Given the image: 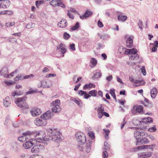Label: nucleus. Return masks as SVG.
Instances as JSON below:
<instances>
[{
  "instance_id": "nucleus-1",
  "label": "nucleus",
  "mask_w": 158,
  "mask_h": 158,
  "mask_svg": "<svg viewBox=\"0 0 158 158\" xmlns=\"http://www.w3.org/2000/svg\"><path fill=\"white\" fill-rule=\"evenodd\" d=\"M75 135L78 143V149L81 151H85L87 153L89 152L91 150L92 141H88L85 144V143L86 141V137L85 134L82 132H77Z\"/></svg>"
},
{
  "instance_id": "nucleus-2",
  "label": "nucleus",
  "mask_w": 158,
  "mask_h": 158,
  "mask_svg": "<svg viewBox=\"0 0 158 158\" xmlns=\"http://www.w3.org/2000/svg\"><path fill=\"white\" fill-rule=\"evenodd\" d=\"M47 134L49 135H44L42 141H47L52 140L54 142H59L61 140L60 133L55 129L48 128L47 130Z\"/></svg>"
},
{
  "instance_id": "nucleus-3",
  "label": "nucleus",
  "mask_w": 158,
  "mask_h": 158,
  "mask_svg": "<svg viewBox=\"0 0 158 158\" xmlns=\"http://www.w3.org/2000/svg\"><path fill=\"white\" fill-rule=\"evenodd\" d=\"M26 98H18L15 101V103L18 106L20 107L22 110H25L29 108V106L25 102Z\"/></svg>"
},
{
  "instance_id": "nucleus-4",
  "label": "nucleus",
  "mask_w": 158,
  "mask_h": 158,
  "mask_svg": "<svg viewBox=\"0 0 158 158\" xmlns=\"http://www.w3.org/2000/svg\"><path fill=\"white\" fill-rule=\"evenodd\" d=\"M142 136L141 139L139 140H137L136 145H139L141 144H146L148 143L149 140L147 138L148 136V134L144 132H142Z\"/></svg>"
},
{
  "instance_id": "nucleus-5",
  "label": "nucleus",
  "mask_w": 158,
  "mask_h": 158,
  "mask_svg": "<svg viewBox=\"0 0 158 158\" xmlns=\"http://www.w3.org/2000/svg\"><path fill=\"white\" fill-rule=\"evenodd\" d=\"M60 100L57 99L51 103V106H53L52 109L53 112L57 113L61 110V108L60 106Z\"/></svg>"
},
{
  "instance_id": "nucleus-6",
  "label": "nucleus",
  "mask_w": 158,
  "mask_h": 158,
  "mask_svg": "<svg viewBox=\"0 0 158 158\" xmlns=\"http://www.w3.org/2000/svg\"><path fill=\"white\" fill-rule=\"evenodd\" d=\"M36 141L34 139H30L29 141H26L25 143L23 144V146L26 149H28L34 145Z\"/></svg>"
},
{
  "instance_id": "nucleus-7",
  "label": "nucleus",
  "mask_w": 158,
  "mask_h": 158,
  "mask_svg": "<svg viewBox=\"0 0 158 158\" xmlns=\"http://www.w3.org/2000/svg\"><path fill=\"white\" fill-rule=\"evenodd\" d=\"M31 115L33 117H36L39 115L41 113V110L37 107H34L30 111Z\"/></svg>"
},
{
  "instance_id": "nucleus-8",
  "label": "nucleus",
  "mask_w": 158,
  "mask_h": 158,
  "mask_svg": "<svg viewBox=\"0 0 158 158\" xmlns=\"http://www.w3.org/2000/svg\"><path fill=\"white\" fill-rule=\"evenodd\" d=\"M45 135L44 131H40L34 132L33 136L37 139L42 141V139H43V136Z\"/></svg>"
},
{
  "instance_id": "nucleus-9",
  "label": "nucleus",
  "mask_w": 158,
  "mask_h": 158,
  "mask_svg": "<svg viewBox=\"0 0 158 158\" xmlns=\"http://www.w3.org/2000/svg\"><path fill=\"white\" fill-rule=\"evenodd\" d=\"M135 111L139 113L142 114H144L143 107L140 105H135L134 106L131 110L132 113H133Z\"/></svg>"
},
{
  "instance_id": "nucleus-10",
  "label": "nucleus",
  "mask_w": 158,
  "mask_h": 158,
  "mask_svg": "<svg viewBox=\"0 0 158 158\" xmlns=\"http://www.w3.org/2000/svg\"><path fill=\"white\" fill-rule=\"evenodd\" d=\"M53 115V113L51 111H48L41 116L40 118H43L46 121L47 120L51 119Z\"/></svg>"
},
{
  "instance_id": "nucleus-11",
  "label": "nucleus",
  "mask_w": 158,
  "mask_h": 158,
  "mask_svg": "<svg viewBox=\"0 0 158 158\" xmlns=\"http://www.w3.org/2000/svg\"><path fill=\"white\" fill-rule=\"evenodd\" d=\"M35 124L38 126H44L47 124V121L44 119L36 118L35 121Z\"/></svg>"
},
{
  "instance_id": "nucleus-12",
  "label": "nucleus",
  "mask_w": 158,
  "mask_h": 158,
  "mask_svg": "<svg viewBox=\"0 0 158 158\" xmlns=\"http://www.w3.org/2000/svg\"><path fill=\"white\" fill-rule=\"evenodd\" d=\"M60 49V52L63 54V56H64V54L66 52V49L65 45L63 44H60L57 46V49Z\"/></svg>"
},
{
  "instance_id": "nucleus-13",
  "label": "nucleus",
  "mask_w": 158,
  "mask_h": 158,
  "mask_svg": "<svg viewBox=\"0 0 158 158\" xmlns=\"http://www.w3.org/2000/svg\"><path fill=\"white\" fill-rule=\"evenodd\" d=\"M104 107L102 105L98 108L97 110L98 116L100 118H101L103 116V114L104 113Z\"/></svg>"
},
{
  "instance_id": "nucleus-14",
  "label": "nucleus",
  "mask_w": 158,
  "mask_h": 158,
  "mask_svg": "<svg viewBox=\"0 0 158 158\" xmlns=\"http://www.w3.org/2000/svg\"><path fill=\"white\" fill-rule=\"evenodd\" d=\"M133 38L132 36L128 37L126 41V46L127 48H131L133 46Z\"/></svg>"
},
{
  "instance_id": "nucleus-15",
  "label": "nucleus",
  "mask_w": 158,
  "mask_h": 158,
  "mask_svg": "<svg viewBox=\"0 0 158 158\" xmlns=\"http://www.w3.org/2000/svg\"><path fill=\"white\" fill-rule=\"evenodd\" d=\"M68 24V23L66 19H62L59 22L58 24V25L60 28H64L66 27Z\"/></svg>"
},
{
  "instance_id": "nucleus-16",
  "label": "nucleus",
  "mask_w": 158,
  "mask_h": 158,
  "mask_svg": "<svg viewBox=\"0 0 158 158\" xmlns=\"http://www.w3.org/2000/svg\"><path fill=\"white\" fill-rule=\"evenodd\" d=\"M34 132H31L29 131H27L23 134L24 137L26 138L27 140L28 139L30 138L31 136V135H33Z\"/></svg>"
},
{
  "instance_id": "nucleus-17",
  "label": "nucleus",
  "mask_w": 158,
  "mask_h": 158,
  "mask_svg": "<svg viewBox=\"0 0 158 158\" xmlns=\"http://www.w3.org/2000/svg\"><path fill=\"white\" fill-rule=\"evenodd\" d=\"M95 73L94 76L92 77V79H95L100 77L102 75V73L101 71L99 70H97L95 71Z\"/></svg>"
},
{
  "instance_id": "nucleus-18",
  "label": "nucleus",
  "mask_w": 158,
  "mask_h": 158,
  "mask_svg": "<svg viewBox=\"0 0 158 158\" xmlns=\"http://www.w3.org/2000/svg\"><path fill=\"white\" fill-rule=\"evenodd\" d=\"M93 12H92L87 10L84 15L82 16H80V17L81 19H84L91 16Z\"/></svg>"
},
{
  "instance_id": "nucleus-19",
  "label": "nucleus",
  "mask_w": 158,
  "mask_h": 158,
  "mask_svg": "<svg viewBox=\"0 0 158 158\" xmlns=\"http://www.w3.org/2000/svg\"><path fill=\"white\" fill-rule=\"evenodd\" d=\"M157 93V89L155 88H153L151 90V97L153 98H156Z\"/></svg>"
},
{
  "instance_id": "nucleus-20",
  "label": "nucleus",
  "mask_w": 158,
  "mask_h": 158,
  "mask_svg": "<svg viewBox=\"0 0 158 158\" xmlns=\"http://www.w3.org/2000/svg\"><path fill=\"white\" fill-rule=\"evenodd\" d=\"M36 147H38L39 149H43L44 148V146L43 145V143L41 144L40 143H38L36 145L34 146L31 149V151L32 152H35L36 148Z\"/></svg>"
},
{
  "instance_id": "nucleus-21",
  "label": "nucleus",
  "mask_w": 158,
  "mask_h": 158,
  "mask_svg": "<svg viewBox=\"0 0 158 158\" xmlns=\"http://www.w3.org/2000/svg\"><path fill=\"white\" fill-rule=\"evenodd\" d=\"M142 132L138 131H135L134 132V137L137 140H139V138L142 136Z\"/></svg>"
},
{
  "instance_id": "nucleus-22",
  "label": "nucleus",
  "mask_w": 158,
  "mask_h": 158,
  "mask_svg": "<svg viewBox=\"0 0 158 158\" xmlns=\"http://www.w3.org/2000/svg\"><path fill=\"white\" fill-rule=\"evenodd\" d=\"M3 104L5 106H8L10 104V98L9 97H6L3 101Z\"/></svg>"
},
{
  "instance_id": "nucleus-23",
  "label": "nucleus",
  "mask_w": 158,
  "mask_h": 158,
  "mask_svg": "<svg viewBox=\"0 0 158 158\" xmlns=\"http://www.w3.org/2000/svg\"><path fill=\"white\" fill-rule=\"evenodd\" d=\"M152 119L150 117H148L147 118H144L142 119V122L146 123L152 122Z\"/></svg>"
},
{
  "instance_id": "nucleus-24",
  "label": "nucleus",
  "mask_w": 158,
  "mask_h": 158,
  "mask_svg": "<svg viewBox=\"0 0 158 158\" xmlns=\"http://www.w3.org/2000/svg\"><path fill=\"white\" fill-rule=\"evenodd\" d=\"M4 4L2 6L3 8H7L10 5V2L9 0H5L4 1Z\"/></svg>"
},
{
  "instance_id": "nucleus-25",
  "label": "nucleus",
  "mask_w": 158,
  "mask_h": 158,
  "mask_svg": "<svg viewBox=\"0 0 158 158\" xmlns=\"http://www.w3.org/2000/svg\"><path fill=\"white\" fill-rule=\"evenodd\" d=\"M95 85L94 84L90 83L89 84H85L83 87V89L85 90L88 88H91L92 87L95 88Z\"/></svg>"
},
{
  "instance_id": "nucleus-26",
  "label": "nucleus",
  "mask_w": 158,
  "mask_h": 158,
  "mask_svg": "<svg viewBox=\"0 0 158 158\" xmlns=\"http://www.w3.org/2000/svg\"><path fill=\"white\" fill-rule=\"evenodd\" d=\"M130 60H137L139 58V56L138 54H135L134 55H131V56H129Z\"/></svg>"
},
{
  "instance_id": "nucleus-27",
  "label": "nucleus",
  "mask_w": 158,
  "mask_h": 158,
  "mask_svg": "<svg viewBox=\"0 0 158 158\" xmlns=\"http://www.w3.org/2000/svg\"><path fill=\"white\" fill-rule=\"evenodd\" d=\"M127 18V17L126 15H119L118 17V20L123 22L126 21Z\"/></svg>"
},
{
  "instance_id": "nucleus-28",
  "label": "nucleus",
  "mask_w": 158,
  "mask_h": 158,
  "mask_svg": "<svg viewBox=\"0 0 158 158\" xmlns=\"http://www.w3.org/2000/svg\"><path fill=\"white\" fill-rule=\"evenodd\" d=\"M143 82H144V81L139 80H135L133 84V85L135 86H138L142 85L141 83Z\"/></svg>"
},
{
  "instance_id": "nucleus-29",
  "label": "nucleus",
  "mask_w": 158,
  "mask_h": 158,
  "mask_svg": "<svg viewBox=\"0 0 158 158\" xmlns=\"http://www.w3.org/2000/svg\"><path fill=\"white\" fill-rule=\"evenodd\" d=\"M59 0H52L49 3L50 5L54 7L57 6Z\"/></svg>"
},
{
  "instance_id": "nucleus-30",
  "label": "nucleus",
  "mask_w": 158,
  "mask_h": 158,
  "mask_svg": "<svg viewBox=\"0 0 158 158\" xmlns=\"http://www.w3.org/2000/svg\"><path fill=\"white\" fill-rule=\"evenodd\" d=\"M41 86L43 88H48L49 87V85L46 81L43 80L41 82Z\"/></svg>"
},
{
  "instance_id": "nucleus-31",
  "label": "nucleus",
  "mask_w": 158,
  "mask_h": 158,
  "mask_svg": "<svg viewBox=\"0 0 158 158\" xmlns=\"http://www.w3.org/2000/svg\"><path fill=\"white\" fill-rule=\"evenodd\" d=\"M110 93L112 97H113V98L115 99L116 100V96L115 93V90L113 89H110Z\"/></svg>"
},
{
  "instance_id": "nucleus-32",
  "label": "nucleus",
  "mask_w": 158,
  "mask_h": 158,
  "mask_svg": "<svg viewBox=\"0 0 158 158\" xmlns=\"http://www.w3.org/2000/svg\"><path fill=\"white\" fill-rule=\"evenodd\" d=\"M151 146V145H143L138 147L137 148V150L143 149H147L148 148H150Z\"/></svg>"
},
{
  "instance_id": "nucleus-33",
  "label": "nucleus",
  "mask_w": 158,
  "mask_h": 158,
  "mask_svg": "<svg viewBox=\"0 0 158 158\" xmlns=\"http://www.w3.org/2000/svg\"><path fill=\"white\" fill-rule=\"evenodd\" d=\"M79 23L78 22L74 26H73L71 28V30L72 31L76 30L79 28Z\"/></svg>"
},
{
  "instance_id": "nucleus-34",
  "label": "nucleus",
  "mask_w": 158,
  "mask_h": 158,
  "mask_svg": "<svg viewBox=\"0 0 158 158\" xmlns=\"http://www.w3.org/2000/svg\"><path fill=\"white\" fill-rule=\"evenodd\" d=\"M89 94H90L91 96H96L97 95V91L95 90H91L89 92Z\"/></svg>"
},
{
  "instance_id": "nucleus-35",
  "label": "nucleus",
  "mask_w": 158,
  "mask_h": 158,
  "mask_svg": "<svg viewBox=\"0 0 158 158\" xmlns=\"http://www.w3.org/2000/svg\"><path fill=\"white\" fill-rule=\"evenodd\" d=\"M90 62L94 65V67L95 66L97 63V61L96 59L94 58L91 59Z\"/></svg>"
},
{
  "instance_id": "nucleus-36",
  "label": "nucleus",
  "mask_w": 158,
  "mask_h": 158,
  "mask_svg": "<svg viewBox=\"0 0 158 158\" xmlns=\"http://www.w3.org/2000/svg\"><path fill=\"white\" fill-rule=\"evenodd\" d=\"M89 136L92 139H94L95 138L94 134V133L92 131H89L88 132Z\"/></svg>"
},
{
  "instance_id": "nucleus-37",
  "label": "nucleus",
  "mask_w": 158,
  "mask_h": 158,
  "mask_svg": "<svg viewBox=\"0 0 158 158\" xmlns=\"http://www.w3.org/2000/svg\"><path fill=\"white\" fill-rule=\"evenodd\" d=\"M57 5V6H60L63 8H64L65 7V5L60 0H59Z\"/></svg>"
},
{
  "instance_id": "nucleus-38",
  "label": "nucleus",
  "mask_w": 158,
  "mask_h": 158,
  "mask_svg": "<svg viewBox=\"0 0 158 158\" xmlns=\"http://www.w3.org/2000/svg\"><path fill=\"white\" fill-rule=\"evenodd\" d=\"M15 24L14 22H8L6 23L5 26L7 27H10L14 26Z\"/></svg>"
},
{
  "instance_id": "nucleus-39",
  "label": "nucleus",
  "mask_w": 158,
  "mask_h": 158,
  "mask_svg": "<svg viewBox=\"0 0 158 158\" xmlns=\"http://www.w3.org/2000/svg\"><path fill=\"white\" fill-rule=\"evenodd\" d=\"M156 130V129L155 126H154L153 127L149 128L148 129V131L150 132H154Z\"/></svg>"
},
{
  "instance_id": "nucleus-40",
  "label": "nucleus",
  "mask_w": 158,
  "mask_h": 158,
  "mask_svg": "<svg viewBox=\"0 0 158 158\" xmlns=\"http://www.w3.org/2000/svg\"><path fill=\"white\" fill-rule=\"evenodd\" d=\"M18 139L19 141L22 142H23L27 140L23 135L19 137Z\"/></svg>"
},
{
  "instance_id": "nucleus-41",
  "label": "nucleus",
  "mask_w": 158,
  "mask_h": 158,
  "mask_svg": "<svg viewBox=\"0 0 158 158\" xmlns=\"http://www.w3.org/2000/svg\"><path fill=\"white\" fill-rule=\"evenodd\" d=\"M64 38V39L67 40L70 37V36L67 32H64L63 35Z\"/></svg>"
},
{
  "instance_id": "nucleus-42",
  "label": "nucleus",
  "mask_w": 158,
  "mask_h": 158,
  "mask_svg": "<svg viewBox=\"0 0 158 158\" xmlns=\"http://www.w3.org/2000/svg\"><path fill=\"white\" fill-rule=\"evenodd\" d=\"M130 54H135L137 52V50L134 48L129 49Z\"/></svg>"
},
{
  "instance_id": "nucleus-43",
  "label": "nucleus",
  "mask_w": 158,
  "mask_h": 158,
  "mask_svg": "<svg viewBox=\"0 0 158 158\" xmlns=\"http://www.w3.org/2000/svg\"><path fill=\"white\" fill-rule=\"evenodd\" d=\"M139 156L141 158H145L148 157V155L146 154L145 152H143L139 154Z\"/></svg>"
},
{
  "instance_id": "nucleus-44",
  "label": "nucleus",
  "mask_w": 158,
  "mask_h": 158,
  "mask_svg": "<svg viewBox=\"0 0 158 158\" xmlns=\"http://www.w3.org/2000/svg\"><path fill=\"white\" fill-rule=\"evenodd\" d=\"M21 75H18L14 78V80L15 81H17L21 80Z\"/></svg>"
},
{
  "instance_id": "nucleus-45",
  "label": "nucleus",
  "mask_w": 158,
  "mask_h": 158,
  "mask_svg": "<svg viewBox=\"0 0 158 158\" xmlns=\"http://www.w3.org/2000/svg\"><path fill=\"white\" fill-rule=\"evenodd\" d=\"M4 82L8 86L12 85L15 83V82L13 81H5Z\"/></svg>"
},
{
  "instance_id": "nucleus-46",
  "label": "nucleus",
  "mask_w": 158,
  "mask_h": 158,
  "mask_svg": "<svg viewBox=\"0 0 158 158\" xmlns=\"http://www.w3.org/2000/svg\"><path fill=\"white\" fill-rule=\"evenodd\" d=\"M108 154L106 150H105L103 152V158H108Z\"/></svg>"
},
{
  "instance_id": "nucleus-47",
  "label": "nucleus",
  "mask_w": 158,
  "mask_h": 158,
  "mask_svg": "<svg viewBox=\"0 0 158 158\" xmlns=\"http://www.w3.org/2000/svg\"><path fill=\"white\" fill-rule=\"evenodd\" d=\"M141 70L143 75H146V71L145 69V68L144 66L142 67L141 68Z\"/></svg>"
},
{
  "instance_id": "nucleus-48",
  "label": "nucleus",
  "mask_w": 158,
  "mask_h": 158,
  "mask_svg": "<svg viewBox=\"0 0 158 158\" xmlns=\"http://www.w3.org/2000/svg\"><path fill=\"white\" fill-rule=\"evenodd\" d=\"M104 149L106 150H107L109 149V145L107 143H104Z\"/></svg>"
},
{
  "instance_id": "nucleus-49",
  "label": "nucleus",
  "mask_w": 158,
  "mask_h": 158,
  "mask_svg": "<svg viewBox=\"0 0 158 158\" xmlns=\"http://www.w3.org/2000/svg\"><path fill=\"white\" fill-rule=\"evenodd\" d=\"M78 94L80 96H82L84 95V94L85 93V92L84 91H82V90H79L78 91Z\"/></svg>"
},
{
  "instance_id": "nucleus-50",
  "label": "nucleus",
  "mask_w": 158,
  "mask_h": 158,
  "mask_svg": "<svg viewBox=\"0 0 158 158\" xmlns=\"http://www.w3.org/2000/svg\"><path fill=\"white\" fill-rule=\"evenodd\" d=\"M75 45L74 44H72L69 45V47L70 48V49L73 51H75Z\"/></svg>"
},
{
  "instance_id": "nucleus-51",
  "label": "nucleus",
  "mask_w": 158,
  "mask_h": 158,
  "mask_svg": "<svg viewBox=\"0 0 158 158\" xmlns=\"http://www.w3.org/2000/svg\"><path fill=\"white\" fill-rule=\"evenodd\" d=\"M33 75L32 74H30V75H26L23 77V79H27L30 78L31 77H33Z\"/></svg>"
},
{
  "instance_id": "nucleus-52",
  "label": "nucleus",
  "mask_w": 158,
  "mask_h": 158,
  "mask_svg": "<svg viewBox=\"0 0 158 158\" xmlns=\"http://www.w3.org/2000/svg\"><path fill=\"white\" fill-rule=\"evenodd\" d=\"M103 130L104 131V132L105 133L106 135V136L105 137L106 138V136L108 137L110 131L108 130H106V129H103Z\"/></svg>"
},
{
  "instance_id": "nucleus-53",
  "label": "nucleus",
  "mask_w": 158,
  "mask_h": 158,
  "mask_svg": "<svg viewBox=\"0 0 158 158\" xmlns=\"http://www.w3.org/2000/svg\"><path fill=\"white\" fill-rule=\"evenodd\" d=\"M98 27H102L104 26V25L102 23L101 21H100V20H99L98 21Z\"/></svg>"
},
{
  "instance_id": "nucleus-54",
  "label": "nucleus",
  "mask_w": 158,
  "mask_h": 158,
  "mask_svg": "<svg viewBox=\"0 0 158 158\" xmlns=\"http://www.w3.org/2000/svg\"><path fill=\"white\" fill-rule=\"evenodd\" d=\"M91 97V95L89 94H87L85 92V93L84 95V98L85 99H88Z\"/></svg>"
},
{
  "instance_id": "nucleus-55",
  "label": "nucleus",
  "mask_w": 158,
  "mask_h": 158,
  "mask_svg": "<svg viewBox=\"0 0 158 158\" xmlns=\"http://www.w3.org/2000/svg\"><path fill=\"white\" fill-rule=\"evenodd\" d=\"M67 15L69 16L70 18L73 19L74 16L70 13H69V11H68Z\"/></svg>"
},
{
  "instance_id": "nucleus-56",
  "label": "nucleus",
  "mask_w": 158,
  "mask_h": 158,
  "mask_svg": "<svg viewBox=\"0 0 158 158\" xmlns=\"http://www.w3.org/2000/svg\"><path fill=\"white\" fill-rule=\"evenodd\" d=\"M17 72V70H16L14 71L13 72L11 73H10V74L8 75L7 76H8V77H9V76H10L11 77H13V76H14V73H16Z\"/></svg>"
},
{
  "instance_id": "nucleus-57",
  "label": "nucleus",
  "mask_w": 158,
  "mask_h": 158,
  "mask_svg": "<svg viewBox=\"0 0 158 158\" xmlns=\"http://www.w3.org/2000/svg\"><path fill=\"white\" fill-rule=\"evenodd\" d=\"M49 71V69L46 67H44L42 70L43 73H45Z\"/></svg>"
},
{
  "instance_id": "nucleus-58",
  "label": "nucleus",
  "mask_w": 158,
  "mask_h": 158,
  "mask_svg": "<svg viewBox=\"0 0 158 158\" xmlns=\"http://www.w3.org/2000/svg\"><path fill=\"white\" fill-rule=\"evenodd\" d=\"M6 14L8 15H12L13 14V12L10 10H6Z\"/></svg>"
},
{
  "instance_id": "nucleus-59",
  "label": "nucleus",
  "mask_w": 158,
  "mask_h": 158,
  "mask_svg": "<svg viewBox=\"0 0 158 158\" xmlns=\"http://www.w3.org/2000/svg\"><path fill=\"white\" fill-rule=\"evenodd\" d=\"M81 85V84H78L76 85L75 86V88H74V90L75 91H77L79 89V87Z\"/></svg>"
},
{
  "instance_id": "nucleus-60",
  "label": "nucleus",
  "mask_w": 158,
  "mask_h": 158,
  "mask_svg": "<svg viewBox=\"0 0 158 158\" xmlns=\"http://www.w3.org/2000/svg\"><path fill=\"white\" fill-rule=\"evenodd\" d=\"M112 78V75L106 77V79L108 81H110L111 80Z\"/></svg>"
},
{
  "instance_id": "nucleus-61",
  "label": "nucleus",
  "mask_w": 158,
  "mask_h": 158,
  "mask_svg": "<svg viewBox=\"0 0 158 158\" xmlns=\"http://www.w3.org/2000/svg\"><path fill=\"white\" fill-rule=\"evenodd\" d=\"M35 92V90H34L32 89H30V90L28 91V93L29 94H34Z\"/></svg>"
},
{
  "instance_id": "nucleus-62",
  "label": "nucleus",
  "mask_w": 158,
  "mask_h": 158,
  "mask_svg": "<svg viewBox=\"0 0 158 158\" xmlns=\"http://www.w3.org/2000/svg\"><path fill=\"white\" fill-rule=\"evenodd\" d=\"M125 54L126 55L130 54L129 49H126L125 52Z\"/></svg>"
},
{
  "instance_id": "nucleus-63",
  "label": "nucleus",
  "mask_w": 158,
  "mask_h": 158,
  "mask_svg": "<svg viewBox=\"0 0 158 158\" xmlns=\"http://www.w3.org/2000/svg\"><path fill=\"white\" fill-rule=\"evenodd\" d=\"M36 5L37 7L39 6L41 4V1H37L35 2Z\"/></svg>"
},
{
  "instance_id": "nucleus-64",
  "label": "nucleus",
  "mask_w": 158,
  "mask_h": 158,
  "mask_svg": "<svg viewBox=\"0 0 158 158\" xmlns=\"http://www.w3.org/2000/svg\"><path fill=\"white\" fill-rule=\"evenodd\" d=\"M19 94H18L16 92H15V91L14 92L12 93V96L14 97V96H16V95H19Z\"/></svg>"
}]
</instances>
